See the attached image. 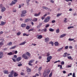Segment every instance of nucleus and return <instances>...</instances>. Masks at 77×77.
I'll return each mask as SVG.
<instances>
[{"label": "nucleus", "mask_w": 77, "mask_h": 77, "mask_svg": "<svg viewBox=\"0 0 77 77\" xmlns=\"http://www.w3.org/2000/svg\"><path fill=\"white\" fill-rule=\"evenodd\" d=\"M27 56H29V57H30L31 54H30L29 52H26V54H23L22 55V57L23 58H24L25 59H26V60H27V59H29V57Z\"/></svg>", "instance_id": "nucleus-1"}, {"label": "nucleus", "mask_w": 77, "mask_h": 77, "mask_svg": "<svg viewBox=\"0 0 77 77\" xmlns=\"http://www.w3.org/2000/svg\"><path fill=\"white\" fill-rule=\"evenodd\" d=\"M50 72V70H49L45 71L43 73V76L44 77H48V75L49 74Z\"/></svg>", "instance_id": "nucleus-2"}, {"label": "nucleus", "mask_w": 77, "mask_h": 77, "mask_svg": "<svg viewBox=\"0 0 77 77\" xmlns=\"http://www.w3.org/2000/svg\"><path fill=\"white\" fill-rule=\"evenodd\" d=\"M27 13V11L25 10H23L22 11V14L21 15V17H23L26 16V14Z\"/></svg>", "instance_id": "nucleus-3"}, {"label": "nucleus", "mask_w": 77, "mask_h": 77, "mask_svg": "<svg viewBox=\"0 0 77 77\" xmlns=\"http://www.w3.org/2000/svg\"><path fill=\"white\" fill-rule=\"evenodd\" d=\"M50 20V17H48L46 18H45L44 20V23H47Z\"/></svg>", "instance_id": "nucleus-4"}, {"label": "nucleus", "mask_w": 77, "mask_h": 77, "mask_svg": "<svg viewBox=\"0 0 77 77\" xmlns=\"http://www.w3.org/2000/svg\"><path fill=\"white\" fill-rule=\"evenodd\" d=\"M51 59H52V57L51 56H50L48 57L47 58V61H46V62H47V63H48V62H50V60H51Z\"/></svg>", "instance_id": "nucleus-5"}, {"label": "nucleus", "mask_w": 77, "mask_h": 77, "mask_svg": "<svg viewBox=\"0 0 77 77\" xmlns=\"http://www.w3.org/2000/svg\"><path fill=\"white\" fill-rule=\"evenodd\" d=\"M34 62V60H30L29 61V63H28V64L29 65H30V66H32V64L31 63H33Z\"/></svg>", "instance_id": "nucleus-6"}, {"label": "nucleus", "mask_w": 77, "mask_h": 77, "mask_svg": "<svg viewBox=\"0 0 77 77\" xmlns=\"http://www.w3.org/2000/svg\"><path fill=\"white\" fill-rule=\"evenodd\" d=\"M6 10V8L4 7H2V8L1 12H3Z\"/></svg>", "instance_id": "nucleus-7"}, {"label": "nucleus", "mask_w": 77, "mask_h": 77, "mask_svg": "<svg viewBox=\"0 0 77 77\" xmlns=\"http://www.w3.org/2000/svg\"><path fill=\"white\" fill-rule=\"evenodd\" d=\"M42 32H46L47 31V28H45L44 29H42L41 30Z\"/></svg>", "instance_id": "nucleus-8"}, {"label": "nucleus", "mask_w": 77, "mask_h": 77, "mask_svg": "<svg viewBox=\"0 0 77 77\" xmlns=\"http://www.w3.org/2000/svg\"><path fill=\"white\" fill-rule=\"evenodd\" d=\"M49 38H45V42H48V41H49Z\"/></svg>", "instance_id": "nucleus-9"}, {"label": "nucleus", "mask_w": 77, "mask_h": 77, "mask_svg": "<svg viewBox=\"0 0 77 77\" xmlns=\"http://www.w3.org/2000/svg\"><path fill=\"white\" fill-rule=\"evenodd\" d=\"M6 23V22H4L3 21H2L1 22V23L0 24V26H4Z\"/></svg>", "instance_id": "nucleus-10"}, {"label": "nucleus", "mask_w": 77, "mask_h": 77, "mask_svg": "<svg viewBox=\"0 0 77 77\" xmlns=\"http://www.w3.org/2000/svg\"><path fill=\"white\" fill-rule=\"evenodd\" d=\"M63 57H65L68 56V53L66 52L64 53L63 55Z\"/></svg>", "instance_id": "nucleus-11"}, {"label": "nucleus", "mask_w": 77, "mask_h": 77, "mask_svg": "<svg viewBox=\"0 0 77 77\" xmlns=\"http://www.w3.org/2000/svg\"><path fill=\"white\" fill-rule=\"evenodd\" d=\"M66 36V34H63V35H61L60 38H63V37H65Z\"/></svg>", "instance_id": "nucleus-12"}, {"label": "nucleus", "mask_w": 77, "mask_h": 77, "mask_svg": "<svg viewBox=\"0 0 77 77\" xmlns=\"http://www.w3.org/2000/svg\"><path fill=\"white\" fill-rule=\"evenodd\" d=\"M40 14H41V13L40 12L38 14H34V16H35V17H38L39 16Z\"/></svg>", "instance_id": "nucleus-13"}, {"label": "nucleus", "mask_w": 77, "mask_h": 77, "mask_svg": "<svg viewBox=\"0 0 77 77\" xmlns=\"http://www.w3.org/2000/svg\"><path fill=\"white\" fill-rule=\"evenodd\" d=\"M14 54H13L12 52H10L8 53L7 55H9V56H12V55H14Z\"/></svg>", "instance_id": "nucleus-14"}, {"label": "nucleus", "mask_w": 77, "mask_h": 77, "mask_svg": "<svg viewBox=\"0 0 77 77\" xmlns=\"http://www.w3.org/2000/svg\"><path fill=\"white\" fill-rule=\"evenodd\" d=\"M21 60V57H18L17 58V61H18V62L19 61H20Z\"/></svg>", "instance_id": "nucleus-15"}, {"label": "nucleus", "mask_w": 77, "mask_h": 77, "mask_svg": "<svg viewBox=\"0 0 77 77\" xmlns=\"http://www.w3.org/2000/svg\"><path fill=\"white\" fill-rule=\"evenodd\" d=\"M3 72L4 74H9V72H8V71L7 70H5L3 71Z\"/></svg>", "instance_id": "nucleus-16"}, {"label": "nucleus", "mask_w": 77, "mask_h": 77, "mask_svg": "<svg viewBox=\"0 0 77 77\" xmlns=\"http://www.w3.org/2000/svg\"><path fill=\"white\" fill-rule=\"evenodd\" d=\"M26 26V24L25 23L22 24L21 25V27H25Z\"/></svg>", "instance_id": "nucleus-17"}, {"label": "nucleus", "mask_w": 77, "mask_h": 77, "mask_svg": "<svg viewBox=\"0 0 77 77\" xmlns=\"http://www.w3.org/2000/svg\"><path fill=\"white\" fill-rule=\"evenodd\" d=\"M26 43V42H24L23 43L19 44V45H24V44H25Z\"/></svg>", "instance_id": "nucleus-18"}, {"label": "nucleus", "mask_w": 77, "mask_h": 77, "mask_svg": "<svg viewBox=\"0 0 77 77\" xmlns=\"http://www.w3.org/2000/svg\"><path fill=\"white\" fill-rule=\"evenodd\" d=\"M16 47H17L16 46H12L11 48H10V49H11V50H12V49H15V48H16Z\"/></svg>", "instance_id": "nucleus-19"}, {"label": "nucleus", "mask_w": 77, "mask_h": 77, "mask_svg": "<svg viewBox=\"0 0 77 77\" xmlns=\"http://www.w3.org/2000/svg\"><path fill=\"white\" fill-rule=\"evenodd\" d=\"M37 20H38V19L37 18H35L33 19L32 21L36 22V21H37Z\"/></svg>", "instance_id": "nucleus-20"}, {"label": "nucleus", "mask_w": 77, "mask_h": 77, "mask_svg": "<svg viewBox=\"0 0 77 77\" xmlns=\"http://www.w3.org/2000/svg\"><path fill=\"white\" fill-rule=\"evenodd\" d=\"M12 42H10L7 44L9 46H11V45H12Z\"/></svg>", "instance_id": "nucleus-21"}, {"label": "nucleus", "mask_w": 77, "mask_h": 77, "mask_svg": "<svg viewBox=\"0 0 77 77\" xmlns=\"http://www.w3.org/2000/svg\"><path fill=\"white\" fill-rule=\"evenodd\" d=\"M67 20V18H65L64 19V20H63L64 23H67V21H66Z\"/></svg>", "instance_id": "nucleus-22"}, {"label": "nucleus", "mask_w": 77, "mask_h": 77, "mask_svg": "<svg viewBox=\"0 0 77 77\" xmlns=\"http://www.w3.org/2000/svg\"><path fill=\"white\" fill-rule=\"evenodd\" d=\"M42 38V35H40L37 37V38L38 39H41Z\"/></svg>", "instance_id": "nucleus-23"}, {"label": "nucleus", "mask_w": 77, "mask_h": 77, "mask_svg": "<svg viewBox=\"0 0 77 77\" xmlns=\"http://www.w3.org/2000/svg\"><path fill=\"white\" fill-rule=\"evenodd\" d=\"M31 69L30 68H28L27 69V71L28 72H31Z\"/></svg>", "instance_id": "nucleus-24"}, {"label": "nucleus", "mask_w": 77, "mask_h": 77, "mask_svg": "<svg viewBox=\"0 0 77 77\" xmlns=\"http://www.w3.org/2000/svg\"><path fill=\"white\" fill-rule=\"evenodd\" d=\"M15 72H14V70H12V71L11 72V75H13V74H14L15 73Z\"/></svg>", "instance_id": "nucleus-25"}, {"label": "nucleus", "mask_w": 77, "mask_h": 77, "mask_svg": "<svg viewBox=\"0 0 77 77\" xmlns=\"http://www.w3.org/2000/svg\"><path fill=\"white\" fill-rule=\"evenodd\" d=\"M15 2L14 1H13L11 2V3L10 5H11V6H12L13 4L15 5Z\"/></svg>", "instance_id": "nucleus-26"}, {"label": "nucleus", "mask_w": 77, "mask_h": 77, "mask_svg": "<svg viewBox=\"0 0 77 77\" xmlns=\"http://www.w3.org/2000/svg\"><path fill=\"white\" fill-rule=\"evenodd\" d=\"M30 26H27L26 27V29H27V30H29V29H30Z\"/></svg>", "instance_id": "nucleus-27"}, {"label": "nucleus", "mask_w": 77, "mask_h": 77, "mask_svg": "<svg viewBox=\"0 0 77 77\" xmlns=\"http://www.w3.org/2000/svg\"><path fill=\"white\" fill-rule=\"evenodd\" d=\"M49 31H50V32H54V29H52V28H50L49 29Z\"/></svg>", "instance_id": "nucleus-28"}, {"label": "nucleus", "mask_w": 77, "mask_h": 77, "mask_svg": "<svg viewBox=\"0 0 77 77\" xmlns=\"http://www.w3.org/2000/svg\"><path fill=\"white\" fill-rule=\"evenodd\" d=\"M23 36H29V34H27L25 33H24L23 34Z\"/></svg>", "instance_id": "nucleus-29"}, {"label": "nucleus", "mask_w": 77, "mask_h": 77, "mask_svg": "<svg viewBox=\"0 0 77 77\" xmlns=\"http://www.w3.org/2000/svg\"><path fill=\"white\" fill-rule=\"evenodd\" d=\"M60 32V31H59V29H58L56 30V32L57 33H59Z\"/></svg>", "instance_id": "nucleus-30"}, {"label": "nucleus", "mask_w": 77, "mask_h": 77, "mask_svg": "<svg viewBox=\"0 0 77 77\" xmlns=\"http://www.w3.org/2000/svg\"><path fill=\"white\" fill-rule=\"evenodd\" d=\"M62 13H59L57 14V17H59V16H60V15H62Z\"/></svg>", "instance_id": "nucleus-31"}, {"label": "nucleus", "mask_w": 77, "mask_h": 77, "mask_svg": "<svg viewBox=\"0 0 77 77\" xmlns=\"http://www.w3.org/2000/svg\"><path fill=\"white\" fill-rule=\"evenodd\" d=\"M18 74L16 73V72H15L14 74V77H17L18 75Z\"/></svg>", "instance_id": "nucleus-32"}, {"label": "nucleus", "mask_w": 77, "mask_h": 77, "mask_svg": "<svg viewBox=\"0 0 77 77\" xmlns=\"http://www.w3.org/2000/svg\"><path fill=\"white\" fill-rule=\"evenodd\" d=\"M68 59H71V60H73V59H72V58L71 56L68 57Z\"/></svg>", "instance_id": "nucleus-33"}, {"label": "nucleus", "mask_w": 77, "mask_h": 77, "mask_svg": "<svg viewBox=\"0 0 77 77\" xmlns=\"http://www.w3.org/2000/svg\"><path fill=\"white\" fill-rule=\"evenodd\" d=\"M54 44L56 46H57V45H59V44H58V42H55Z\"/></svg>", "instance_id": "nucleus-34"}, {"label": "nucleus", "mask_w": 77, "mask_h": 77, "mask_svg": "<svg viewBox=\"0 0 77 77\" xmlns=\"http://www.w3.org/2000/svg\"><path fill=\"white\" fill-rule=\"evenodd\" d=\"M43 9H46V10H47L48 9V8L47 7H45L44 6H43L42 7Z\"/></svg>", "instance_id": "nucleus-35"}, {"label": "nucleus", "mask_w": 77, "mask_h": 77, "mask_svg": "<svg viewBox=\"0 0 77 77\" xmlns=\"http://www.w3.org/2000/svg\"><path fill=\"white\" fill-rule=\"evenodd\" d=\"M63 47H62V48H59V49L57 50L58 51H61V50H62V49H63Z\"/></svg>", "instance_id": "nucleus-36"}, {"label": "nucleus", "mask_w": 77, "mask_h": 77, "mask_svg": "<svg viewBox=\"0 0 77 77\" xmlns=\"http://www.w3.org/2000/svg\"><path fill=\"white\" fill-rule=\"evenodd\" d=\"M3 44L2 42H0V48L1 47V46H2Z\"/></svg>", "instance_id": "nucleus-37"}, {"label": "nucleus", "mask_w": 77, "mask_h": 77, "mask_svg": "<svg viewBox=\"0 0 77 77\" xmlns=\"http://www.w3.org/2000/svg\"><path fill=\"white\" fill-rule=\"evenodd\" d=\"M3 52H0V56H3Z\"/></svg>", "instance_id": "nucleus-38"}, {"label": "nucleus", "mask_w": 77, "mask_h": 77, "mask_svg": "<svg viewBox=\"0 0 77 77\" xmlns=\"http://www.w3.org/2000/svg\"><path fill=\"white\" fill-rule=\"evenodd\" d=\"M29 2H30V0H28L26 1V3L28 5H29Z\"/></svg>", "instance_id": "nucleus-39"}, {"label": "nucleus", "mask_w": 77, "mask_h": 77, "mask_svg": "<svg viewBox=\"0 0 77 77\" xmlns=\"http://www.w3.org/2000/svg\"><path fill=\"white\" fill-rule=\"evenodd\" d=\"M69 40L70 41H74V38L71 39V38H69Z\"/></svg>", "instance_id": "nucleus-40"}, {"label": "nucleus", "mask_w": 77, "mask_h": 77, "mask_svg": "<svg viewBox=\"0 0 77 77\" xmlns=\"http://www.w3.org/2000/svg\"><path fill=\"white\" fill-rule=\"evenodd\" d=\"M61 65H64L65 64V62H64L63 61L61 62Z\"/></svg>", "instance_id": "nucleus-41"}, {"label": "nucleus", "mask_w": 77, "mask_h": 77, "mask_svg": "<svg viewBox=\"0 0 77 77\" xmlns=\"http://www.w3.org/2000/svg\"><path fill=\"white\" fill-rule=\"evenodd\" d=\"M20 34H21V32H18L17 33V36H20Z\"/></svg>", "instance_id": "nucleus-42"}, {"label": "nucleus", "mask_w": 77, "mask_h": 77, "mask_svg": "<svg viewBox=\"0 0 77 77\" xmlns=\"http://www.w3.org/2000/svg\"><path fill=\"white\" fill-rule=\"evenodd\" d=\"M49 44H51L52 46H53V42H49Z\"/></svg>", "instance_id": "nucleus-43"}, {"label": "nucleus", "mask_w": 77, "mask_h": 77, "mask_svg": "<svg viewBox=\"0 0 77 77\" xmlns=\"http://www.w3.org/2000/svg\"><path fill=\"white\" fill-rule=\"evenodd\" d=\"M52 76V72L50 73V74L49 75V77H51Z\"/></svg>", "instance_id": "nucleus-44"}, {"label": "nucleus", "mask_w": 77, "mask_h": 77, "mask_svg": "<svg viewBox=\"0 0 77 77\" xmlns=\"http://www.w3.org/2000/svg\"><path fill=\"white\" fill-rule=\"evenodd\" d=\"M25 22H26V23H27V22H28V21H29V19H25Z\"/></svg>", "instance_id": "nucleus-45"}, {"label": "nucleus", "mask_w": 77, "mask_h": 77, "mask_svg": "<svg viewBox=\"0 0 77 77\" xmlns=\"http://www.w3.org/2000/svg\"><path fill=\"white\" fill-rule=\"evenodd\" d=\"M71 28H74V26H69L68 27V29H71Z\"/></svg>", "instance_id": "nucleus-46"}, {"label": "nucleus", "mask_w": 77, "mask_h": 77, "mask_svg": "<svg viewBox=\"0 0 77 77\" xmlns=\"http://www.w3.org/2000/svg\"><path fill=\"white\" fill-rule=\"evenodd\" d=\"M50 52H48L47 53V56L48 57V56H50Z\"/></svg>", "instance_id": "nucleus-47"}, {"label": "nucleus", "mask_w": 77, "mask_h": 77, "mask_svg": "<svg viewBox=\"0 0 77 77\" xmlns=\"http://www.w3.org/2000/svg\"><path fill=\"white\" fill-rule=\"evenodd\" d=\"M16 11H17V10H16V9H13V12H16Z\"/></svg>", "instance_id": "nucleus-48"}, {"label": "nucleus", "mask_w": 77, "mask_h": 77, "mask_svg": "<svg viewBox=\"0 0 77 77\" xmlns=\"http://www.w3.org/2000/svg\"><path fill=\"white\" fill-rule=\"evenodd\" d=\"M8 76L9 77H13V75L11 74H9Z\"/></svg>", "instance_id": "nucleus-49"}, {"label": "nucleus", "mask_w": 77, "mask_h": 77, "mask_svg": "<svg viewBox=\"0 0 77 77\" xmlns=\"http://www.w3.org/2000/svg\"><path fill=\"white\" fill-rule=\"evenodd\" d=\"M33 30H34V29H31L28 30V32H30V31H33Z\"/></svg>", "instance_id": "nucleus-50"}, {"label": "nucleus", "mask_w": 77, "mask_h": 77, "mask_svg": "<svg viewBox=\"0 0 77 77\" xmlns=\"http://www.w3.org/2000/svg\"><path fill=\"white\" fill-rule=\"evenodd\" d=\"M72 77H75V73L74 72L72 74Z\"/></svg>", "instance_id": "nucleus-51"}, {"label": "nucleus", "mask_w": 77, "mask_h": 77, "mask_svg": "<svg viewBox=\"0 0 77 77\" xmlns=\"http://www.w3.org/2000/svg\"><path fill=\"white\" fill-rule=\"evenodd\" d=\"M60 69H63V68H62V65H60Z\"/></svg>", "instance_id": "nucleus-52"}, {"label": "nucleus", "mask_w": 77, "mask_h": 77, "mask_svg": "<svg viewBox=\"0 0 77 77\" xmlns=\"http://www.w3.org/2000/svg\"><path fill=\"white\" fill-rule=\"evenodd\" d=\"M50 25L49 24H48L45 27L46 28H47V27H48Z\"/></svg>", "instance_id": "nucleus-53"}, {"label": "nucleus", "mask_w": 77, "mask_h": 77, "mask_svg": "<svg viewBox=\"0 0 77 77\" xmlns=\"http://www.w3.org/2000/svg\"><path fill=\"white\" fill-rule=\"evenodd\" d=\"M23 65V64H19L18 65V66H22Z\"/></svg>", "instance_id": "nucleus-54"}, {"label": "nucleus", "mask_w": 77, "mask_h": 77, "mask_svg": "<svg viewBox=\"0 0 77 77\" xmlns=\"http://www.w3.org/2000/svg\"><path fill=\"white\" fill-rule=\"evenodd\" d=\"M41 69H42V67H40L38 69V70H39V71H40Z\"/></svg>", "instance_id": "nucleus-55"}, {"label": "nucleus", "mask_w": 77, "mask_h": 77, "mask_svg": "<svg viewBox=\"0 0 77 77\" xmlns=\"http://www.w3.org/2000/svg\"><path fill=\"white\" fill-rule=\"evenodd\" d=\"M41 27L39 25H38L37 26V29H39Z\"/></svg>", "instance_id": "nucleus-56"}, {"label": "nucleus", "mask_w": 77, "mask_h": 77, "mask_svg": "<svg viewBox=\"0 0 77 77\" xmlns=\"http://www.w3.org/2000/svg\"><path fill=\"white\" fill-rule=\"evenodd\" d=\"M56 22V21L55 20H53L52 21V23H54Z\"/></svg>", "instance_id": "nucleus-57"}, {"label": "nucleus", "mask_w": 77, "mask_h": 77, "mask_svg": "<svg viewBox=\"0 0 77 77\" xmlns=\"http://www.w3.org/2000/svg\"><path fill=\"white\" fill-rule=\"evenodd\" d=\"M28 21H32V19L31 18L28 19Z\"/></svg>", "instance_id": "nucleus-58"}, {"label": "nucleus", "mask_w": 77, "mask_h": 77, "mask_svg": "<svg viewBox=\"0 0 77 77\" xmlns=\"http://www.w3.org/2000/svg\"><path fill=\"white\" fill-rule=\"evenodd\" d=\"M14 58H17V56L16 55H14Z\"/></svg>", "instance_id": "nucleus-59"}, {"label": "nucleus", "mask_w": 77, "mask_h": 77, "mask_svg": "<svg viewBox=\"0 0 77 77\" xmlns=\"http://www.w3.org/2000/svg\"><path fill=\"white\" fill-rule=\"evenodd\" d=\"M12 59L13 61H14V62H16V60H15L14 59L12 58Z\"/></svg>", "instance_id": "nucleus-60"}, {"label": "nucleus", "mask_w": 77, "mask_h": 77, "mask_svg": "<svg viewBox=\"0 0 77 77\" xmlns=\"http://www.w3.org/2000/svg\"><path fill=\"white\" fill-rule=\"evenodd\" d=\"M38 26L40 27H41V26H42V23H40L39 25H38Z\"/></svg>", "instance_id": "nucleus-61"}, {"label": "nucleus", "mask_w": 77, "mask_h": 77, "mask_svg": "<svg viewBox=\"0 0 77 77\" xmlns=\"http://www.w3.org/2000/svg\"><path fill=\"white\" fill-rule=\"evenodd\" d=\"M72 73H69V74H68V76H69V75H72Z\"/></svg>", "instance_id": "nucleus-62"}, {"label": "nucleus", "mask_w": 77, "mask_h": 77, "mask_svg": "<svg viewBox=\"0 0 77 77\" xmlns=\"http://www.w3.org/2000/svg\"><path fill=\"white\" fill-rule=\"evenodd\" d=\"M51 3H54V1H53V0H51Z\"/></svg>", "instance_id": "nucleus-63"}, {"label": "nucleus", "mask_w": 77, "mask_h": 77, "mask_svg": "<svg viewBox=\"0 0 77 77\" xmlns=\"http://www.w3.org/2000/svg\"><path fill=\"white\" fill-rule=\"evenodd\" d=\"M69 47V48H70V49L72 48V47L71 46H70Z\"/></svg>", "instance_id": "nucleus-64"}]
</instances>
